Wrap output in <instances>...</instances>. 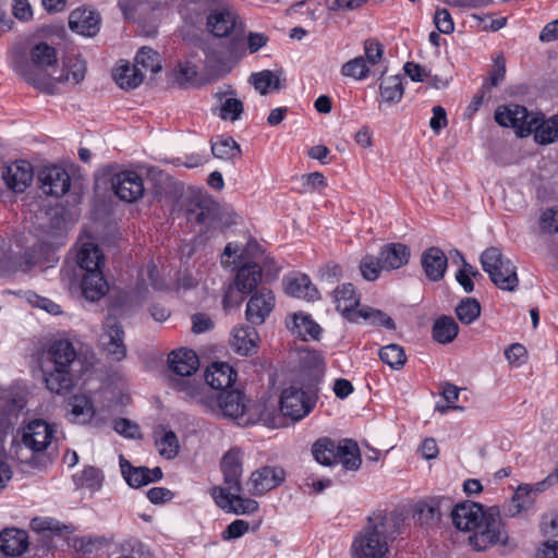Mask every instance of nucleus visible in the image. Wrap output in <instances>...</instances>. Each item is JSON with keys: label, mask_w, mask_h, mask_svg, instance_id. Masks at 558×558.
<instances>
[{"label": "nucleus", "mask_w": 558, "mask_h": 558, "mask_svg": "<svg viewBox=\"0 0 558 558\" xmlns=\"http://www.w3.org/2000/svg\"><path fill=\"white\" fill-rule=\"evenodd\" d=\"M451 517L457 529L471 533L469 543L477 551L507 543L508 534L493 508L484 510L481 505L468 501L454 506Z\"/></svg>", "instance_id": "f257e3e1"}, {"label": "nucleus", "mask_w": 558, "mask_h": 558, "mask_svg": "<svg viewBox=\"0 0 558 558\" xmlns=\"http://www.w3.org/2000/svg\"><path fill=\"white\" fill-rule=\"evenodd\" d=\"M57 425L36 418L22 427L12 447V454L22 463L45 468L47 451L56 439Z\"/></svg>", "instance_id": "f03ea898"}, {"label": "nucleus", "mask_w": 558, "mask_h": 558, "mask_svg": "<svg viewBox=\"0 0 558 558\" xmlns=\"http://www.w3.org/2000/svg\"><path fill=\"white\" fill-rule=\"evenodd\" d=\"M168 366L175 376L171 378L174 390L192 402L213 405V400L207 397V386L193 377L199 367L195 351L186 348L173 350L168 355Z\"/></svg>", "instance_id": "7ed1b4c3"}, {"label": "nucleus", "mask_w": 558, "mask_h": 558, "mask_svg": "<svg viewBox=\"0 0 558 558\" xmlns=\"http://www.w3.org/2000/svg\"><path fill=\"white\" fill-rule=\"evenodd\" d=\"M57 62L56 49L46 43H38L31 50V63L22 59L15 60L13 69L36 89L46 94H54L56 80L47 73V69L56 65Z\"/></svg>", "instance_id": "20e7f679"}, {"label": "nucleus", "mask_w": 558, "mask_h": 558, "mask_svg": "<svg viewBox=\"0 0 558 558\" xmlns=\"http://www.w3.org/2000/svg\"><path fill=\"white\" fill-rule=\"evenodd\" d=\"M76 357L77 354L71 341L61 339L50 344L47 360L52 364V368L45 372V383L51 392L63 395L73 388L75 377L72 366Z\"/></svg>", "instance_id": "39448f33"}, {"label": "nucleus", "mask_w": 558, "mask_h": 558, "mask_svg": "<svg viewBox=\"0 0 558 558\" xmlns=\"http://www.w3.org/2000/svg\"><path fill=\"white\" fill-rule=\"evenodd\" d=\"M393 518L381 512L368 517V523L352 544L353 558H385Z\"/></svg>", "instance_id": "423d86ee"}, {"label": "nucleus", "mask_w": 558, "mask_h": 558, "mask_svg": "<svg viewBox=\"0 0 558 558\" xmlns=\"http://www.w3.org/2000/svg\"><path fill=\"white\" fill-rule=\"evenodd\" d=\"M207 397L213 400V405L201 404L205 410L231 418L241 426L253 425L258 421L257 413L247 404L245 396L240 390H223L214 396L207 389Z\"/></svg>", "instance_id": "0eeeda50"}, {"label": "nucleus", "mask_w": 558, "mask_h": 558, "mask_svg": "<svg viewBox=\"0 0 558 558\" xmlns=\"http://www.w3.org/2000/svg\"><path fill=\"white\" fill-rule=\"evenodd\" d=\"M24 407L25 401L22 397L14 396L7 390L0 391V489L4 488L12 477V470L7 461L3 447V439L8 429L16 423Z\"/></svg>", "instance_id": "6e6552de"}, {"label": "nucleus", "mask_w": 558, "mask_h": 558, "mask_svg": "<svg viewBox=\"0 0 558 558\" xmlns=\"http://www.w3.org/2000/svg\"><path fill=\"white\" fill-rule=\"evenodd\" d=\"M483 270L492 282L501 290L514 291L519 284L517 267L504 256L498 247L490 246L481 254Z\"/></svg>", "instance_id": "1a4fd4ad"}, {"label": "nucleus", "mask_w": 558, "mask_h": 558, "mask_svg": "<svg viewBox=\"0 0 558 558\" xmlns=\"http://www.w3.org/2000/svg\"><path fill=\"white\" fill-rule=\"evenodd\" d=\"M124 330L120 322L112 316H108L102 326V332L99 343L102 351L116 362L126 357V345L124 343Z\"/></svg>", "instance_id": "9d476101"}, {"label": "nucleus", "mask_w": 558, "mask_h": 558, "mask_svg": "<svg viewBox=\"0 0 558 558\" xmlns=\"http://www.w3.org/2000/svg\"><path fill=\"white\" fill-rule=\"evenodd\" d=\"M185 216L187 221L198 226L201 231H211L218 225V205L210 197L198 196L189 202Z\"/></svg>", "instance_id": "9b49d317"}, {"label": "nucleus", "mask_w": 558, "mask_h": 558, "mask_svg": "<svg viewBox=\"0 0 558 558\" xmlns=\"http://www.w3.org/2000/svg\"><path fill=\"white\" fill-rule=\"evenodd\" d=\"M207 27L216 37H227L243 29L236 11L228 3L219 2L207 16Z\"/></svg>", "instance_id": "f8f14e48"}, {"label": "nucleus", "mask_w": 558, "mask_h": 558, "mask_svg": "<svg viewBox=\"0 0 558 558\" xmlns=\"http://www.w3.org/2000/svg\"><path fill=\"white\" fill-rule=\"evenodd\" d=\"M216 505L226 512L234 514H252L257 511L258 502L251 498H244L234 490H227L221 486H215L210 490Z\"/></svg>", "instance_id": "ddd939ff"}, {"label": "nucleus", "mask_w": 558, "mask_h": 558, "mask_svg": "<svg viewBox=\"0 0 558 558\" xmlns=\"http://www.w3.org/2000/svg\"><path fill=\"white\" fill-rule=\"evenodd\" d=\"M315 402L302 389L296 387L286 388L280 397V411L282 415L292 421H300L313 409Z\"/></svg>", "instance_id": "4468645a"}, {"label": "nucleus", "mask_w": 558, "mask_h": 558, "mask_svg": "<svg viewBox=\"0 0 558 558\" xmlns=\"http://www.w3.org/2000/svg\"><path fill=\"white\" fill-rule=\"evenodd\" d=\"M533 114L519 105L502 106L495 111V121L501 126L514 129L523 137L531 134L530 121Z\"/></svg>", "instance_id": "2eb2a0df"}, {"label": "nucleus", "mask_w": 558, "mask_h": 558, "mask_svg": "<svg viewBox=\"0 0 558 558\" xmlns=\"http://www.w3.org/2000/svg\"><path fill=\"white\" fill-rule=\"evenodd\" d=\"M114 194L124 202H135L144 194V184L141 175L135 171H121L111 178Z\"/></svg>", "instance_id": "dca6fc26"}, {"label": "nucleus", "mask_w": 558, "mask_h": 558, "mask_svg": "<svg viewBox=\"0 0 558 558\" xmlns=\"http://www.w3.org/2000/svg\"><path fill=\"white\" fill-rule=\"evenodd\" d=\"M243 452L239 448L229 449L222 457L220 469L223 474V488L241 492V477L243 473Z\"/></svg>", "instance_id": "f3484780"}, {"label": "nucleus", "mask_w": 558, "mask_h": 558, "mask_svg": "<svg viewBox=\"0 0 558 558\" xmlns=\"http://www.w3.org/2000/svg\"><path fill=\"white\" fill-rule=\"evenodd\" d=\"M275 303L271 290L263 288L256 291L246 304V319L253 325L263 324L274 310Z\"/></svg>", "instance_id": "a211bd4d"}, {"label": "nucleus", "mask_w": 558, "mask_h": 558, "mask_svg": "<svg viewBox=\"0 0 558 558\" xmlns=\"http://www.w3.org/2000/svg\"><path fill=\"white\" fill-rule=\"evenodd\" d=\"M119 461L122 476L131 487L140 488L162 478V471L158 466H133L123 456H120Z\"/></svg>", "instance_id": "6ab92c4d"}, {"label": "nucleus", "mask_w": 558, "mask_h": 558, "mask_svg": "<svg viewBox=\"0 0 558 558\" xmlns=\"http://www.w3.org/2000/svg\"><path fill=\"white\" fill-rule=\"evenodd\" d=\"M44 193L56 197L64 195L70 190V175L61 167H45L39 173Z\"/></svg>", "instance_id": "aec40b11"}, {"label": "nucleus", "mask_w": 558, "mask_h": 558, "mask_svg": "<svg viewBox=\"0 0 558 558\" xmlns=\"http://www.w3.org/2000/svg\"><path fill=\"white\" fill-rule=\"evenodd\" d=\"M284 481V471L278 466H264L254 471L248 484L252 485L253 495H263L276 487Z\"/></svg>", "instance_id": "412c9836"}, {"label": "nucleus", "mask_w": 558, "mask_h": 558, "mask_svg": "<svg viewBox=\"0 0 558 558\" xmlns=\"http://www.w3.org/2000/svg\"><path fill=\"white\" fill-rule=\"evenodd\" d=\"M333 301L344 318L357 322L359 308L356 307L360 305L361 298L352 283L338 286L333 291Z\"/></svg>", "instance_id": "4be33fe9"}, {"label": "nucleus", "mask_w": 558, "mask_h": 558, "mask_svg": "<svg viewBox=\"0 0 558 558\" xmlns=\"http://www.w3.org/2000/svg\"><path fill=\"white\" fill-rule=\"evenodd\" d=\"M2 178L10 190L21 193L33 181V168L27 161H16L5 168Z\"/></svg>", "instance_id": "5701e85b"}, {"label": "nucleus", "mask_w": 558, "mask_h": 558, "mask_svg": "<svg viewBox=\"0 0 558 558\" xmlns=\"http://www.w3.org/2000/svg\"><path fill=\"white\" fill-rule=\"evenodd\" d=\"M69 26L77 34L92 37L99 32L100 17L95 11L76 9L69 16Z\"/></svg>", "instance_id": "b1692460"}, {"label": "nucleus", "mask_w": 558, "mask_h": 558, "mask_svg": "<svg viewBox=\"0 0 558 558\" xmlns=\"http://www.w3.org/2000/svg\"><path fill=\"white\" fill-rule=\"evenodd\" d=\"M28 546V535L25 531L12 527L0 532V551L4 555L19 557Z\"/></svg>", "instance_id": "393cba45"}, {"label": "nucleus", "mask_w": 558, "mask_h": 558, "mask_svg": "<svg viewBox=\"0 0 558 558\" xmlns=\"http://www.w3.org/2000/svg\"><path fill=\"white\" fill-rule=\"evenodd\" d=\"M283 284L286 293L293 298L306 301H315L319 298L318 290L306 275L299 274L286 277Z\"/></svg>", "instance_id": "a878e982"}, {"label": "nucleus", "mask_w": 558, "mask_h": 558, "mask_svg": "<svg viewBox=\"0 0 558 558\" xmlns=\"http://www.w3.org/2000/svg\"><path fill=\"white\" fill-rule=\"evenodd\" d=\"M287 328L296 337L304 341L310 339L317 340L322 328L316 324L311 315L304 313H294L286 322Z\"/></svg>", "instance_id": "bb28decb"}, {"label": "nucleus", "mask_w": 558, "mask_h": 558, "mask_svg": "<svg viewBox=\"0 0 558 558\" xmlns=\"http://www.w3.org/2000/svg\"><path fill=\"white\" fill-rule=\"evenodd\" d=\"M531 133L538 144L546 145L558 140V114L545 120L542 114L534 113L530 121Z\"/></svg>", "instance_id": "cd10ccee"}, {"label": "nucleus", "mask_w": 558, "mask_h": 558, "mask_svg": "<svg viewBox=\"0 0 558 558\" xmlns=\"http://www.w3.org/2000/svg\"><path fill=\"white\" fill-rule=\"evenodd\" d=\"M76 263L85 271L102 269L105 256L96 243L86 241L78 244Z\"/></svg>", "instance_id": "c85d7f7f"}, {"label": "nucleus", "mask_w": 558, "mask_h": 558, "mask_svg": "<svg viewBox=\"0 0 558 558\" xmlns=\"http://www.w3.org/2000/svg\"><path fill=\"white\" fill-rule=\"evenodd\" d=\"M70 421L80 424L89 423L95 414L96 409L92 398L86 393L73 395L68 403Z\"/></svg>", "instance_id": "c756f323"}, {"label": "nucleus", "mask_w": 558, "mask_h": 558, "mask_svg": "<svg viewBox=\"0 0 558 558\" xmlns=\"http://www.w3.org/2000/svg\"><path fill=\"white\" fill-rule=\"evenodd\" d=\"M43 246L39 245L37 248H35L33 252H25L21 257L17 264L9 265V262L7 259L0 260V275L5 276L12 272H15L17 270L21 271H28L32 267L41 264V262L45 259L46 262H52L53 257L51 256V252H47V256L44 257L41 253Z\"/></svg>", "instance_id": "7c9ffc66"}, {"label": "nucleus", "mask_w": 558, "mask_h": 558, "mask_svg": "<svg viewBox=\"0 0 558 558\" xmlns=\"http://www.w3.org/2000/svg\"><path fill=\"white\" fill-rule=\"evenodd\" d=\"M236 378V373L227 363H213L205 373L207 386L217 390H225L231 387Z\"/></svg>", "instance_id": "2f4dec72"}, {"label": "nucleus", "mask_w": 558, "mask_h": 558, "mask_svg": "<svg viewBox=\"0 0 558 558\" xmlns=\"http://www.w3.org/2000/svg\"><path fill=\"white\" fill-rule=\"evenodd\" d=\"M447 262V256L438 247H429L422 255V267L432 281H439L444 278Z\"/></svg>", "instance_id": "473e14b6"}, {"label": "nucleus", "mask_w": 558, "mask_h": 558, "mask_svg": "<svg viewBox=\"0 0 558 558\" xmlns=\"http://www.w3.org/2000/svg\"><path fill=\"white\" fill-rule=\"evenodd\" d=\"M410 250L402 243H388L379 251L381 267L388 270L399 269L408 264Z\"/></svg>", "instance_id": "72a5a7b5"}, {"label": "nucleus", "mask_w": 558, "mask_h": 558, "mask_svg": "<svg viewBox=\"0 0 558 558\" xmlns=\"http://www.w3.org/2000/svg\"><path fill=\"white\" fill-rule=\"evenodd\" d=\"M257 341L258 333L254 327L239 326L232 330L230 344L236 353L245 356L256 350Z\"/></svg>", "instance_id": "f704fd0d"}, {"label": "nucleus", "mask_w": 558, "mask_h": 558, "mask_svg": "<svg viewBox=\"0 0 558 558\" xmlns=\"http://www.w3.org/2000/svg\"><path fill=\"white\" fill-rule=\"evenodd\" d=\"M82 293L89 301H97L102 298L108 289L104 278L102 269L85 271L81 282Z\"/></svg>", "instance_id": "c9c22d12"}, {"label": "nucleus", "mask_w": 558, "mask_h": 558, "mask_svg": "<svg viewBox=\"0 0 558 558\" xmlns=\"http://www.w3.org/2000/svg\"><path fill=\"white\" fill-rule=\"evenodd\" d=\"M211 153L217 159L230 162H234L242 156L240 145L228 135H217L211 140Z\"/></svg>", "instance_id": "e433bc0d"}, {"label": "nucleus", "mask_w": 558, "mask_h": 558, "mask_svg": "<svg viewBox=\"0 0 558 558\" xmlns=\"http://www.w3.org/2000/svg\"><path fill=\"white\" fill-rule=\"evenodd\" d=\"M262 280V268L255 263H247L239 267L235 276L236 290L243 294H248L257 287Z\"/></svg>", "instance_id": "4c0bfd02"}, {"label": "nucleus", "mask_w": 558, "mask_h": 558, "mask_svg": "<svg viewBox=\"0 0 558 558\" xmlns=\"http://www.w3.org/2000/svg\"><path fill=\"white\" fill-rule=\"evenodd\" d=\"M116 83L123 89L136 88L144 80V72L137 65L122 63L113 72Z\"/></svg>", "instance_id": "58836bf2"}, {"label": "nucleus", "mask_w": 558, "mask_h": 558, "mask_svg": "<svg viewBox=\"0 0 558 558\" xmlns=\"http://www.w3.org/2000/svg\"><path fill=\"white\" fill-rule=\"evenodd\" d=\"M86 73V63L80 57H69L63 62V71L59 77H54L58 83L68 82L73 85L81 83Z\"/></svg>", "instance_id": "ea45409f"}, {"label": "nucleus", "mask_w": 558, "mask_h": 558, "mask_svg": "<svg viewBox=\"0 0 558 558\" xmlns=\"http://www.w3.org/2000/svg\"><path fill=\"white\" fill-rule=\"evenodd\" d=\"M340 441L330 438H320L314 442L312 453L314 459L323 465H332L337 462Z\"/></svg>", "instance_id": "a19ab883"}, {"label": "nucleus", "mask_w": 558, "mask_h": 558, "mask_svg": "<svg viewBox=\"0 0 558 558\" xmlns=\"http://www.w3.org/2000/svg\"><path fill=\"white\" fill-rule=\"evenodd\" d=\"M360 449L355 441L351 439L340 440L339 454L337 462L342 464L345 470L356 471L361 466Z\"/></svg>", "instance_id": "79ce46f5"}, {"label": "nucleus", "mask_w": 558, "mask_h": 558, "mask_svg": "<svg viewBox=\"0 0 558 558\" xmlns=\"http://www.w3.org/2000/svg\"><path fill=\"white\" fill-rule=\"evenodd\" d=\"M459 331V326L450 316H441L433 326V338L442 344L452 342Z\"/></svg>", "instance_id": "37998d69"}, {"label": "nucleus", "mask_w": 558, "mask_h": 558, "mask_svg": "<svg viewBox=\"0 0 558 558\" xmlns=\"http://www.w3.org/2000/svg\"><path fill=\"white\" fill-rule=\"evenodd\" d=\"M248 83L253 85L260 95H267L280 88L279 76L270 70L252 73L248 77Z\"/></svg>", "instance_id": "c03bdc74"}, {"label": "nucleus", "mask_w": 558, "mask_h": 558, "mask_svg": "<svg viewBox=\"0 0 558 558\" xmlns=\"http://www.w3.org/2000/svg\"><path fill=\"white\" fill-rule=\"evenodd\" d=\"M380 99L387 104H397L402 99L404 89L402 77L392 75L386 77L379 86Z\"/></svg>", "instance_id": "a18cd8bd"}, {"label": "nucleus", "mask_w": 558, "mask_h": 558, "mask_svg": "<svg viewBox=\"0 0 558 558\" xmlns=\"http://www.w3.org/2000/svg\"><path fill=\"white\" fill-rule=\"evenodd\" d=\"M73 480L76 487L97 492L102 486L104 475L99 469L86 466L83 471L74 474Z\"/></svg>", "instance_id": "49530a36"}, {"label": "nucleus", "mask_w": 558, "mask_h": 558, "mask_svg": "<svg viewBox=\"0 0 558 558\" xmlns=\"http://www.w3.org/2000/svg\"><path fill=\"white\" fill-rule=\"evenodd\" d=\"M356 317V323L364 320L371 323L374 326H383L389 330H393L396 328V324L390 316L379 310H375L369 306L360 307Z\"/></svg>", "instance_id": "de8ad7c7"}, {"label": "nucleus", "mask_w": 558, "mask_h": 558, "mask_svg": "<svg viewBox=\"0 0 558 558\" xmlns=\"http://www.w3.org/2000/svg\"><path fill=\"white\" fill-rule=\"evenodd\" d=\"M144 73H158L161 70L160 56L151 48L143 47L135 57V63Z\"/></svg>", "instance_id": "09e8293b"}, {"label": "nucleus", "mask_w": 558, "mask_h": 558, "mask_svg": "<svg viewBox=\"0 0 558 558\" xmlns=\"http://www.w3.org/2000/svg\"><path fill=\"white\" fill-rule=\"evenodd\" d=\"M340 72L344 77H350L354 81H363L369 76L371 68L365 58L359 56L343 63Z\"/></svg>", "instance_id": "8fccbe9b"}, {"label": "nucleus", "mask_w": 558, "mask_h": 558, "mask_svg": "<svg viewBox=\"0 0 558 558\" xmlns=\"http://www.w3.org/2000/svg\"><path fill=\"white\" fill-rule=\"evenodd\" d=\"M243 110V102L240 99L233 96L226 98L220 97V106L217 116L221 120L235 122L241 118Z\"/></svg>", "instance_id": "3c124183"}, {"label": "nucleus", "mask_w": 558, "mask_h": 558, "mask_svg": "<svg viewBox=\"0 0 558 558\" xmlns=\"http://www.w3.org/2000/svg\"><path fill=\"white\" fill-rule=\"evenodd\" d=\"M456 314L462 324H472L481 314V305L476 299L464 298L457 305Z\"/></svg>", "instance_id": "603ef678"}, {"label": "nucleus", "mask_w": 558, "mask_h": 558, "mask_svg": "<svg viewBox=\"0 0 558 558\" xmlns=\"http://www.w3.org/2000/svg\"><path fill=\"white\" fill-rule=\"evenodd\" d=\"M534 496L531 493L530 484L518 486L512 496V506L509 509L511 515H515L523 510H527L534 504Z\"/></svg>", "instance_id": "864d4df0"}, {"label": "nucleus", "mask_w": 558, "mask_h": 558, "mask_svg": "<svg viewBox=\"0 0 558 558\" xmlns=\"http://www.w3.org/2000/svg\"><path fill=\"white\" fill-rule=\"evenodd\" d=\"M380 360L393 369L401 368L405 363L403 349L398 344H388L379 351Z\"/></svg>", "instance_id": "5fc2aeb1"}, {"label": "nucleus", "mask_w": 558, "mask_h": 558, "mask_svg": "<svg viewBox=\"0 0 558 558\" xmlns=\"http://www.w3.org/2000/svg\"><path fill=\"white\" fill-rule=\"evenodd\" d=\"M156 447L160 456L166 459H173L179 452V441L172 430L163 432L156 440Z\"/></svg>", "instance_id": "6e6d98bb"}, {"label": "nucleus", "mask_w": 558, "mask_h": 558, "mask_svg": "<svg viewBox=\"0 0 558 558\" xmlns=\"http://www.w3.org/2000/svg\"><path fill=\"white\" fill-rule=\"evenodd\" d=\"M454 254L461 259L463 265V268L457 271L456 279L461 284L463 290L466 293H470L474 289V283L471 279V276H477L480 274L477 270H474L470 264L465 262L463 255L459 251H456Z\"/></svg>", "instance_id": "4d7b16f0"}, {"label": "nucleus", "mask_w": 558, "mask_h": 558, "mask_svg": "<svg viewBox=\"0 0 558 558\" xmlns=\"http://www.w3.org/2000/svg\"><path fill=\"white\" fill-rule=\"evenodd\" d=\"M383 269L379 257L376 258L373 255L364 256L360 263L361 274L367 281L376 280Z\"/></svg>", "instance_id": "13d9d810"}, {"label": "nucleus", "mask_w": 558, "mask_h": 558, "mask_svg": "<svg viewBox=\"0 0 558 558\" xmlns=\"http://www.w3.org/2000/svg\"><path fill=\"white\" fill-rule=\"evenodd\" d=\"M174 81L179 85H184L186 83L192 82L196 75L197 70L196 66L190 61L179 62L172 72Z\"/></svg>", "instance_id": "bf43d9fd"}, {"label": "nucleus", "mask_w": 558, "mask_h": 558, "mask_svg": "<svg viewBox=\"0 0 558 558\" xmlns=\"http://www.w3.org/2000/svg\"><path fill=\"white\" fill-rule=\"evenodd\" d=\"M384 56V46L376 39H367L364 43V58L369 68L377 65Z\"/></svg>", "instance_id": "052dcab7"}, {"label": "nucleus", "mask_w": 558, "mask_h": 558, "mask_svg": "<svg viewBox=\"0 0 558 558\" xmlns=\"http://www.w3.org/2000/svg\"><path fill=\"white\" fill-rule=\"evenodd\" d=\"M539 228L545 233H558V210L545 209L539 217Z\"/></svg>", "instance_id": "680f3d73"}, {"label": "nucleus", "mask_w": 558, "mask_h": 558, "mask_svg": "<svg viewBox=\"0 0 558 558\" xmlns=\"http://www.w3.org/2000/svg\"><path fill=\"white\" fill-rule=\"evenodd\" d=\"M436 28L442 34H451L454 31V23L447 9H437L434 15Z\"/></svg>", "instance_id": "e2e57ef3"}, {"label": "nucleus", "mask_w": 558, "mask_h": 558, "mask_svg": "<svg viewBox=\"0 0 558 558\" xmlns=\"http://www.w3.org/2000/svg\"><path fill=\"white\" fill-rule=\"evenodd\" d=\"M459 392L460 389L457 386L449 383L445 384L442 386L441 396L447 401L448 405H437L436 409L441 413H446L448 410L451 409H458L457 407H453L452 403H454L458 400Z\"/></svg>", "instance_id": "0e129e2a"}, {"label": "nucleus", "mask_w": 558, "mask_h": 558, "mask_svg": "<svg viewBox=\"0 0 558 558\" xmlns=\"http://www.w3.org/2000/svg\"><path fill=\"white\" fill-rule=\"evenodd\" d=\"M250 529L248 522L238 519L231 522L222 533L223 539H235L243 536Z\"/></svg>", "instance_id": "69168bd1"}, {"label": "nucleus", "mask_w": 558, "mask_h": 558, "mask_svg": "<svg viewBox=\"0 0 558 558\" xmlns=\"http://www.w3.org/2000/svg\"><path fill=\"white\" fill-rule=\"evenodd\" d=\"M114 430L128 438H136L140 436L138 426L128 418H118L114 421Z\"/></svg>", "instance_id": "338daca9"}, {"label": "nucleus", "mask_w": 558, "mask_h": 558, "mask_svg": "<svg viewBox=\"0 0 558 558\" xmlns=\"http://www.w3.org/2000/svg\"><path fill=\"white\" fill-rule=\"evenodd\" d=\"M506 75V60L502 56H498L495 59L494 69L489 74L490 86H498L505 78Z\"/></svg>", "instance_id": "774afa93"}]
</instances>
